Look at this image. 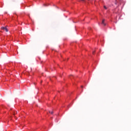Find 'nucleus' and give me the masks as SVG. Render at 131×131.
Returning <instances> with one entry per match:
<instances>
[{
    "instance_id": "f257e3e1",
    "label": "nucleus",
    "mask_w": 131,
    "mask_h": 131,
    "mask_svg": "<svg viewBox=\"0 0 131 131\" xmlns=\"http://www.w3.org/2000/svg\"><path fill=\"white\" fill-rule=\"evenodd\" d=\"M1 29H2V30H5V31H6V32H8L9 31V30H8V29H7V28H6V27H2L1 28Z\"/></svg>"
},
{
    "instance_id": "f03ea898",
    "label": "nucleus",
    "mask_w": 131,
    "mask_h": 131,
    "mask_svg": "<svg viewBox=\"0 0 131 131\" xmlns=\"http://www.w3.org/2000/svg\"><path fill=\"white\" fill-rule=\"evenodd\" d=\"M105 19H103L102 21V24H103V25H104V26H106V24H105Z\"/></svg>"
},
{
    "instance_id": "7ed1b4c3",
    "label": "nucleus",
    "mask_w": 131,
    "mask_h": 131,
    "mask_svg": "<svg viewBox=\"0 0 131 131\" xmlns=\"http://www.w3.org/2000/svg\"><path fill=\"white\" fill-rule=\"evenodd\" d=\"M49 113H51V114H53V113H54V112H53L49 111Z\"/></svg>"
},
{
    "instance_id": "20e7f679",
    "label": "nucleus",
    "mask_w": 131,
    "mask_h": 131,
    "mask_svg": "<svg viewBox=\"0 0 131 131\" xmlns=\"http://www.w3.org/2000/svg\"><path fill=\"white\" fill-rule=\"evenodd\" d=\"M104 8L105 10H107V7H106L105 6H104Z\"/></svg>"
},
{
    "instance_id": "39448f33",
    "label": "nucleus",
    "mask_w": 131,
    "mask_h": 131,
    "mask_svg": "<svg viewBox=\"0 0 131 131\" xmlns=\"http://www.w3.org/2000/svg\"><path fill=\"white\" fill-rule=\"evenodd\" d=\"M94 53H95V52H93V54H94Z\"/></svg>"
},
{
    "instance_id": "423d86ee",
    "label": "nucleus",
    "mask_w": 131,
    "mask_h": 131,
    "mask_svg": "<svg viewBox=\"0 0 131 131\" xmlns=\"http://www.w3.org/2000/svg\"><path fill=\"white\" fill-rule=\"evenodd\" d=\"M81 88H83V86H81Z\"/></svg>"
},
{
    "instance_id": "0eeeda50",
    "label": "nucleus",
    "mask_w": 131,
    "mask_h": 131,
    "mask_svg": "<svg viewBox=\"0 0 131 131\" xmlns=\"http://www.w3.org/2000/svg\"><path fill=\"white\" fill-rule=\"evenodd\" d=\"M14 115H15V113H14Z\"/></svg>"
},
{
    "instance_id": "6e6552de",
    "label": "nucleus",
    "mask_w": 131,
    "mask_h": 131,
    "mask_svg": "<svg viewBox=\"0 0 131 131\" xmlns=\"http://www.w3.org/2000/svg\"><path fill=\"white\" fill-rule=\"evenodd\" d=\"M70 76H73L72 75H71Z\"/></svg>"
},
{
    "instance_id": "1a4fd4ad",
    "label": "nucleus",
    "mask_w": 131,
    "mask_h": 131,
    "mask_svg": "<svg viewBox=\"0 0 131 131\" xmlns=\"http://www.w3.org/2000/svg\"><path fill=\"white\" fill-rule=\"evenodd\" d=\"M17 113V112H16V113H15V114H16Z\"/></svg>"
},
{
    "instance_id": "9d476101",
    "label": "nucleus",
    "mask_w": 131,
    "mask_h": 131,
    "mask_svg": "<svg viewBox=\"0 0 131 131\" xmlns=\"http://www.w3.org/2000/svg\"><path fill=\"white\" fill-rule=\"evenodd\" d=\"M17 113V112H16V113H15V114H16Z\"/></svg>"
},
{
    "instance_id": "9b49d317",
    "label": "nucleus",
    "mask_w": 131,
    "mask_h": 131,
    "mask_svg": "<svg viewBox=\"0 0 131 131\" xmlns=\"http://www.w3.org/2000/svg\"><path fill=\"white\" fill-rule=\"evenodd\" d=\"M82 1H84V0H82Z\"/></svg>"
}]
</instances>
